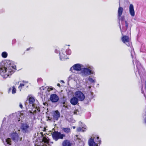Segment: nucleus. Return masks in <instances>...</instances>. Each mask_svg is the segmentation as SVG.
<instances>
[{
  "label": "nucleus",
  "mask_w": 146,
  "mask_h": 146,
  "mask_svg": "<svg viewBox=\"0 0 146 146\" xmlns=\"http://www.w3.org/2000/svg\"><path fill=\"white\" fill-rule=\"evenodd\" d=\"M30 48H27V51H28L29 50H30Z\"/></svg>",
  "instance_id": "nucleus-47"
},
{
  "label": "nucleus",
  "mask_w": 146,
  "mask_h": 146,
  "mask_svg": "<svg viewBox=\"0 0 146 146\" xmlns=\"http://www.w3.org/2000/svg\"><path fill=\"white\" fill-rule=\"evenodd\" d=\"M60 116V113L58 110L55 111L52 114V119L54 121L58 120Z\"/></svg>",
  "instance_id": "nucleus-15"
},
{
  "label": "nucleus",
  "mask_w": 146,
  "mask_h": 146,
  "mask_svg": "<svg viewBox=\"0 0 146 146\" xmlns=\"http://www.w3.org/2000/svg\"><path fill=\"white\" fill-rule=\"evenodd\" d=\"M29 103V105L30 106H32L33 109L32 110L33 112L31 111V113H33V114H35L38 111H40L39 108L38 106V102L37 100H35V98L33 97H30L28 100Z\"/></svg>",
  "instance_id": "nucleus-3"
},
{
  "label": "nucleus",
  "mask_w": 146,
  "mask_h": 146,
  "mask_svg": "<svg viewBox=\"0 0 146 146\" xmlns=\"http://www.w3.org/2000/svg\"><path fill=\"white\" fill-rule=\"evenodd\" d=\"M121 40L122 42L127 46H129L131 44V42L129 37L127 36H123L122 37Z\"/></svg>",
  "instance_id": "nucleus-12"
},
{
  "label": "nucleus",
  "mask_w": 146,
  "mask_h": 146,
  "mask_svg": "<svg viewBox=\"0 0 146 146\" xmlns=\"http://www.w3.org/2000/svg\"><path fill=\"white\" fill-rule=\"evenodd\" d=\"M119 27H120V29L121 30V25H120V23L119 24Z\"/></svg>",
  "instance_id": "nucleus-46"
},
{
  "label": "nucleus",
  "mask_w": 146,
  "mask_h": 146,
  "mask_svg": "<svg viewBox=\"0 0 146 146\" xmlns=\"http://www.w3.org/2000/svg\"><path fill=\"white\" fill-rule=\"evenodd\" d=\"M20 129L24 133H29L31 130L30 122H27L22 123Z\"/></svg>",
  "instance_id": "nucleus-4"
},
{
  "label": "nucleus",
  "mask_w": 146,
  "mask_h": 146,
  "mask_svg": "<svg viewBox=\"0 0 146 146\" xmlns=\"http://www.w3.org/2000/svg\"><path fill=\"white\" fill-rule=\"evenodd\" d=\"M94 68L92 66L89 64L83 66L80 74L83 77H86L91 74H94Z\"/></svg>",
  "instance_id": "nucleus-2"
},
{
  "label": "nucleus",
  "mask_w": 146,
  "mask_h": 146,
  "mask_svg": "<svg viewBox=\"0 0 146 146\" xmlns=\"http://www.w3.org/2000/svg\"><path fill=\"white\" fill-rule=\"evenodd\" d=\"M88 88H89V89H90V88H91V86H88Z\"/></svg>",
  "instance_id": "nucleus-48"
},
{
  "label": "nucleus",
  "mask_w": 146,
  "mask_h": 146,
  "mask_svg": "<svg viewBox=\"0 0 146 146\" xmlns=\"http://www.w3.org/2000/svg\"><path fill=\"white\" fill-rule=\"evenodd\" d=\"M23 82L24 83L23 84L28 83V81L24 80L23 81Z\"/></svg>",
  "instance_id": "nucleus-37"
},
{
  "label": "nucleus",
  "mask_w": 146,
  "mask_h": 146,
  "mask_svg": "<svg viewBox=\"0 0 146 146\" xmlns=\"http://www.w3.org/2000/svg\"><path fill=\"white\" fill-rule=\"evenodd\" d=\"M62 130L66 133H69L70 132V129L69 128H63Z\"/></svg>",
  "instance_id": "nucleus-23"
},
{
  "label": "nucleus",
  "mask_w": 146,
  "mask_h": 146,
  "mask_svg": "<svg viewBox=\"0 0 146 146\" xmlns=\"http://www.w3.org/2000/svg\"><path fill=\"white\" fill-rule=\"evenodd\" d=\"M12 90L11 92L13 94H15L16 93V89L15 87L14 86H13L12 88H10L9 89L8 91V93H10L11 92V90Z\"/></svg>",
  "instance_id": "nucleus-20"
},
{
  "label": "nucleus",
  "mask_w": 146,
  "mask_h": 146,
  "mask_svg": "<svg viewBox=\"0 0 146 146\" xmlns=\"http://www.w3.org/2000/svg\"><path fill=\"white\" fill-rule=\"evenodd\" d=\"M75 95L78 100L81 101H83L85 98L84 95L81 92L78 91L76 92Z\"/></svg>",
  "instance_id": "nucleus-13"
},
{
  "label": "nucleus",
  "mask_w": 146,
  "mask_h": 146,
  "mask_svg": "<svg viewBox=\"0 0 146 146\" xmlns=\"http://www.w3.org/2000/svg\"><path fill=\"white\" fill-rule=\"evenodd\" d=\"M83 65L80 64H76L73 65L70 68V71L73 73H75L76 71H81Z\"/></svg>",
  "instance_id": "nucleus-8"
},
{
  "label": "nucleus",
  "mask_w": 146,
  "mask_h": 146,
  "mask_svg": "<svg viewBox=\"0 0 146 146\" xmlns=\"http://www.w3.org/2000/svg\"><path fill=\"white\" fill-rule=\"evenodd\" d=\"M54 52L55 53H60V51H59L57 49H56L55 50Z\"/></svg>",
  "instance_id": "nucleus-33"
},
{
  "label": "nucleus",
  "mask_w": 146,
  "mask_h": 146,
  "mask_svg": "<svg viewBox=\"0 0 146 146\" xmlns=\"http://www.w3.org/2000/svg\"><path fill=\"white\" fill-rule=\"evenodd\" d=\"M23 117V115L20 113L19 115V120H18V121H19L22 119Z\"/></svg>",
  "instance_id": "nucleus-28"
},
{
  "label": "nucleus",
  "mask_w": 146,
  "mask_h": 146,
  "mask_svg": "<svg viewBox=\"0 0 146 146\" xmlns=\"http://www.w3.org/2000/svg\"><path fill=\"white\" fill-rule=\"evenodd\" d=\"M25 86V84L23 83L20 84L18 88L19 89V90L20 91H21V89L22 88V87L24 86Z\"/></svg>",
  "instance_id": "nucleus-27"
},
{
  "label": "nucleus",
  "mask_w": 146,
  "mask_h": 146,
  "mask_svg": "<svg viewBox=\"0 0 146 146\" xmlns=\"http://www.w3.org/2000/svg\"><path fill=\"white\" fill-rule=\"evenodd\" d=\"M5 136L4 134L1 133H0V138L2 139L4 144H5L6 143H7L9 145H11L12 142L11 139L8 138L5 139Z\"/></svg>",
  "instance_id": "nucleus-10"
},
{
  "label": "nucleus",
  "mask_w": 146,
  "mask_h": 146,
  "mask_svg": "<svg viewBox=\"0 0 146 146\" xmlns=\"http://www.w3.org/2000/svg\"><path fill=\"white\" fill-rule=\"evenodd\" d=\"M11 137L13 140L16 143L22 140V138L20 137L19 135L16 132L12 133L11 135Z\"/></svg>",
  "instance_id": "nucleus-9"
},
{
  "label": "nucleus",
  "mask_w": 146,
  "mask_h": 146,
  "mask_svg": "<svg viewBox=\"0 0 146 146\" xmlns=\"http://www.w3.org/2000/svg\"><path fill=\"white\" fill-rule=\"evenodd\" d=\"M119 20H120L122 22L121 23L122 24V25H123L124 22L125 21H123L124 20V16H122L121 17H120L119 18Z\"/></svg>",
  "instance_id": "nucleus-26"
},
{
  "label": "nucleus",
  "mask_w": 146,
  "mask_h": 146,
  "mask_svg": "<svg viewBox=\"0 0 146 146\" xmlns=\"http://www.w3.org/2000/svg\"><path fill=\"white\" fill-rule=\"evenodd\" d=\"M129 12L132 17H134L135 16V11L134 9L133 5L132 4H131L129 5Z\"/></svg>",
  "instance_id": "nucleus-18"
},
{
  "label": "nucleus",
  "mask_w": 146,
  "mask_h": 146,
  "mask_svg": "<svg viewBox=\"0 0 146 146\" xmlns=\"http://www.w3.org/2000/svg\"><path fill=\"white\" fill-rule=\"evenodd\" d=\"M48 91H50V90H53V88H48Z\"/></svg>",
  "instance_id": "nucleus-36"
},
{
  "label": "nucleus",
  "mask_w": 146,
  "mask_h": 146,
  "mask_svg": "<svg viewBox=\"0 0 146 146\" xmlns=\"http://www.w3.org/2000/svg\"><path fill=\"white\" fill-rule=\"evenodd\" d=\"M50 100L53 102H56L59 100L58 96L56 94H51L50 96Z\"/></svg>",
  "instance_id": "nucleus-16"
},
{
  "label": "nucleus",
  "mask_w": 146,
  "mask_h": 146,
  "mask_svg": "<svg viewBox=\"0 0 146 146\" xmlns=\"http://www.w3.org/2000/svg\"><path fill=\"white\" fill-rule=\"evenodd\" d=\"M78 136V135H76V137H77Z\"/></svg>",
  "instance_id": "nucleus-50"
},
{
  "label": "nucleus",
  "mask_w": 146,
  "mask_h": 146,
  "mask_svg": "<svg viewBox=\"0 0 146 146\" xmlns=\"http://www.w3.org/2000/svg\"><path fill=\"white\" fill-rule=\"evenodd\" d=\"M5 146H6V145H5Z\"/></svg>",
  "instance_id": "nucleus-52"
},
{
  "label": "nucleus",
  "mask_w": 146,
  "mask_h": 146,
  "mask_svg": "<svg viewBox=\"0 0 146 146\" xmlns=\"http://www.w3.org/2000/svg\"><path fill=\"white\" fill-rule=\"evenodd\" d=\"M15 66L12 65L9 61L2 62L0 63V75L6 78L14 72Z\"/></svg>",
  "instance_id": "nucleus-1"
},
{
  "label": "nucleus",
  "mask_w": 146,
  "mask_h": 146,
  "mask_svg": "<svg viewBox=\"0 0 146 146\" xmlns=\"http://www.w3.org/2000/svg\"><path fill=\"white\" fill-rule=\"evenodd\" d=\"M71 78V76H70L69 77V80H70Z\"/></svg>",
  "instance_id": "nucleus-42"
},
{
  "label": "nucleus",
  "mask_w": 146,
  "mask_h": 146,
  "mask_svg": "<svg viewBox=\"0 0 146 146\" xmlns=\"http://www.w3.org/2000/svg\"><path fill=\"white\" fill-rule=\"evenodd\" d=\"M71 53V50L69 48L65 50L62 48L60 52V58L61 60H64L67 58V54L70 55Z\"/></svg>",
  "instance_id": "nucleus-5"
},
{
  "label": "nucleus",
  "mask_w": 146,
  "mask_h": 146,
  "mask_svg": "<svg viewBox=\"0 0 146 146\" xmlns=\"http://www.w3.org/2000/svg\"><path fill=\"white\" fill-rule=\"evenodd\" d=\"M1 55L3 58H6L7 56V54L6 52H4L2 53Z\"/></svg>",
  "instance_id": "nucleus-25"
},
{
  "label": "nucleus",
  "mask_w": 146,
  "mask_h": 146,
  "mask_svg": "<svg viewBox=\"0 0 146 146\" xmlns=\"http://www.w3.org/2000/svg\"><path fill=\"white\" fill-rule=\"evenodd\" d=\"M19 106L21 109H22L23 108V106L22 104L21 103H20V104H19Z\"/></svg>",
  "instance_id": "nucleus-35"
},
{
  "label": "nucleus",
  "mask_w": 146,
  "mask_h": 146,
  "mask_svg": "<svg viewBox=\"0 0 146 146\" xmlns=\"http://www.w3.org/2000/svg\"><path fill=\"white\" fill-rule=\"evenodd\" d=\"M136 63V66L138 69V73L141 78V76L144 72V69L139 62L137 61Z\"/></svg>",
  "instance_id": "nucleus-11"
},
{
  "label": "nucleus",
  "mask_w": 146,
  "mask_h": 146,
  "mask_svg": "<svg viewBox=\"0 0 146 146\" xmlns=\"http://www.w3.org/2000/svg\"><path fill=\"white\" fill-rule=\"evenodd\" d=\"M78 102V99L75 97H73L70 100V103L73 105H75L77 104Z\"/></svg>",
  "instance_id": "nucleus-17"
},
{
  "label": "nucleus",
  "mask_w": 146,
  "mask_h": 146,
  "mask_svg": "<svg viewBox=\"0 0 146 146\" xmlns=\"http://www.w3.org/2000/svg\"><path fill=\"white\" fill-rule=\"evenodd\" d=\"M137 72H135V74L137 76Z\"/></svg>",
  "instance_id": "nucleus-49"
},
{
  "label": "nucleus",
  "mask_w": 146,
  "mask_h": 146,
  "mask_svg": "<svg viewBox=\"0 0 146 146\" xmlns=\"http://www.w3.org/2000/svg\"><path fill=\"white\" fill-rule=\"evenodd\" d=\"M6 119L5 118H4V119H3V123H2V124L1 125V127H3V126L4 125V121H6Z\"/></svg>",
  "instance_id": "nucleus-32"
},
{
  "label": "nucleus",
  "mask_w": 146,
  "mask_h": 146,
  "mask_svg": "<svg viewBox=\"0 0 146 146\" xmlns=\"http://www.w3.org/2000/svg\"><path fill=\"white\" fill-rule=\"evenodd\" d=\"M57 86L59 87H60V84H59V83H58L57 84Z\"/></svg>",
  "instance_id": "nucleus-39"
},
{
  "label": "nucleus",
  "mask_w": 146,
  "mask_h": 146,
  "mask_svg": "<svg viewBox=\"0 0 146 146\" xmlns=\"http://www.w3.org/2000/svg\"><path fill=\"white\" fill-rule=\"evenodd\" d=\"M123 8L121 7H119L118 10V18L120 17L121 15L122 14L123 11Z\"/></svg>",
  "instance_id": "nucleus-21"
},
{
  "label": "nucleus",
  "mask_w": 146,
  "mask_h": 146,
  "mask_svg": "<svg viewBox=\"0 0 146 146\" xmlns=\"http://www.w3.org/2000/svg\"><path fill=\"white\" fill-rule=\"evenodd\" d=\"M73 112L74 113V114H75V115H78L79 114L78 111L77 110H76L75 111H74Z\"/></svg>",
  "instance_id": "nucleus-29"
},
{
  "label": "nucleus",
  "mask_w": 146,
  "mask_h": 146,
  "mask_svg": "<svg viewBox=\"0 0 146 146\" xmlns=\"http://www.w3.org/2000/svg\"><path fill=\"white\" fill-rule=\"evenodd\" d=\"M101 140L98 136H96L93 139L90 138L88 141V143L90 146H98L100 144Z\"/></svg>",
  "instance_id": "nucleus-6"
},
{
  "label": "nucleus",
  "mask_w": 146,
  "mask_h": 146,
  "mask_svg": "<svg viewBox=\"0 0 146 146\" xmlns=\"http://www.w3.org/2000/svg\"><path fill=\"white\" fill-rule=\"evenodd\" d=\"M42 141L45 143L44 146H51L48 143V139L46 137H43Z\"/></svg>",
  "instance_id": "nucleus-22"
},
{
  "label": "nucleus",
  "mask_w": 146,
  "mask_h": 146,
  "mask_svg": "<svg viewBox=\"0 0 146 146\" xmlns=\"http://www.w3.org/2000/svg\"><path fill=\"white\" fill-rule=\"evenodd\" d=\"M52 136L53 139L56 141L60 139H63V137H65L66 135L64 134H62L60 132L54 131L52 133Z\"/></svg>",
  "instance_id": "nucleus-7"
},
{
  "label": "nucleus",
  "mask_w": 146,
  "mask_h": 146,
  "mask_svg": "<svg viewBox=\"0 0 146 146\" xmlns=\"http://www.w3.org/2000/svg\"><path fill=\"white\" fill-rule=\"evenodd\" d=\"M79 125L81 127H78L77 128V131L84 132L87 130V129L86 126L83 124L81 121L79 122Z\"/></svg>",
  "instance_id": "nucleus-14"
},
{
  "label": "nucleus",
  "mask_w": 146,
  "mask_h": 146,
  "mask_svg": "<svg viewBox=\"0 0 146 146\" xmlns=\"http://www.w3.org/2000/svg\"><path fill=\"white\" fill-rule=\"evenodd\" d=\"M71 145L72 143L68 140H65L62 143V146H71Z\"/></svg>",
  "instance_id": "nucleus-19"
},
{
  "label": "nucleus",
  "mask_w": 146,
  "mask_h": 146,
  "mask_svg": "<svg viewBox=\"0 0 146 146\" xmlns=\"http://www.w3.org/2000/svg\"><path fill=\"white\" fill-rule=\"evenodd\" d=\"M77 139H78L79 140H81V139L80 138V137H78L77 138Z\"/></svg>",
  "instance_id": "nucleus-40"
},
{
  "label": "nucleus",
  "mask_w": 146,
  "mask_h": 146,
  "mask_svg": "<svg viewBox=\"0 0 146 146\" xmlns=\"http://www.w3.org/2000/svg\"><path fill=\"white\" fill-rule=\"evenodd\" d=\"M88 81L91 83H94L96 82V80L94 79L90 76H89L88 78Z\"/></svg>",
  "instance_id": "nucleus-24"
},
{
  "label": "nucleus",
  "mask_w": 146,
  "mask_h": 146,
  "mask_svg": "<svg viewBox=\"0 0 146 146\" xmlns=\"http://www.w3.org/2000/svg\"><path fill=\"white\" fill-rule=\"evenodd\" d=\"M40 89H41V90H42V89H43V90H44V89L43 88V87H41V88H40Z\"/></svg>",
  "instance_id": "nucleus-43"
},
{
  "label": "nucleus",
  "mask_w": 146,
  "mask_h": 146,
  "mask_svg": "<svg viewBox=\"0 0 146 146\" xmlns=\"http://www.w3.org/2000/svg\"><path fill=\"white\" fill-rule=\"evenodd\" d=\"M134 52L133 50L131 51V55L132 57H133V54H134Z\"/></svg>",
  "instance_id": "nucleus-34"
},
{
  "label": "nucleus",
  "mask_w": 146,
  "mask_h": 146,
  "mask_svg": "<svg viewBox=\"0 0 146 146\" xmlns=\"http://www.w3.org/2000/svg\"><path fill=\"white\" fill-rule=\"evenodd\" d=\"M42 79L41 78H38L37 79V81L38 83H40L42 82Z\"/></svg>",
  "instance_id": "nucleus-30"
},
{
  "label": "nucleus",
  "mask_w": 146,
  "mask_h": 146,
  "mask_svg": "<svg viewBox=\"0 0 146 146\" xmlns=\"http://www.w3.org/2000/svg\"><path fill=\"white\" fill-rule=\"evenodd\" d=\"M61 82H62L63 83H64V82L63 80H61Z\"/></svg>",
  "instance_id": "nucleus-45"
},
{
  "label": "nucleus",
  "mask_w": 146,
  "mask_h": 146,
  "mask_svg": "<svg viewBox=\"0 0 146 146\" xmlns=\"http://www.w3.org/2000/svg\"><path fill=\"white\" fill-rule=\"evenodd\" d=\"M72 127L73 128V129H75L76 128V127L74 126H73Z\"/></svg>",
  "instance_id": "nucleus-44"
},
{
  "label": "nucleus",
  "mask_w": 146,
  "mask_h": 146,
  "mask_svg": "<svg viewBox=\"0 0 146 146\" xmlns=\"http://www.w3.org/2000/svg\"><path fill=\"white\" fill-rule=\"evenodd\" d=\"M0 131H1V129Z\"/></svg>",
  "instance_id": "nucleus-51"
},
{
  "label": "nucleus",
  "mask_w": 146,
  "mask_h": 146,
  "mask_svg": "<svg viewBox=\"0 0 146 146\" xmlns=\"http://www.w3.org/2000/svg\"><path fill=\"white\" fill-rule=\"evenodd\" d=\"M141 93H142L143 94V88H141Z\"/></svg>",
  "instance_id": "nucleus-38"
},
{
  "label": "nucleus",
  "mask_w": 146,
  "mask_h": 146,
  "mask_svg": "<svg viewBox=\"0 0 146 146\" xmlns=\"http://www.w3.org/2000/svg\"><path fill=\"white\" fill-rule=\"evenodd\" d=\"M48 119L49 120H51V119H50V117H48Z\"/></svg>",
  "instance_id": "nucleus-41"
},
{
  "label": "nucleus",
  "mask_w": 146,
  "mask_h": 146,
  "mask_svg": "<svg viewBox=\"0 0 146 146\" xmlns=\"http://www.w3.org/2000/svg\"><path fill=\"white\" fill-rule=\"evenodd\" d=\"M124 23H125V26L126 27V30L128 27V24L127 22L126 21H124Z\"/></svg>",
  "instance_id": "nucleus-31"
}]
</instances>
